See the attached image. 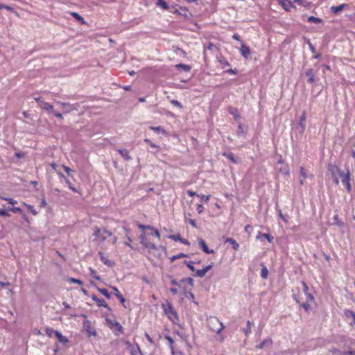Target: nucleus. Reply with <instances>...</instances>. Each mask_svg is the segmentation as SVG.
Masks as SVG:
<instances>
[{"label":"nucleus","instance_id":"f257e3e1","mask_svg":"<svg viewBox=\"0 0 355 355\" xmlns=\"http://www.w3.org/2000/svg\"><path fill=\"white\" fill-rule=\"evenodd\" d=\"M162 307L164 313L168 315V318L171 320H173V318L175 319H178V313L173 307L172 304L170 302L167 301L166 304H162Z\"/></svg>","mask_w":355,"mask_h":355},{"label":"nucleus","instance_id":"f03ea898","mask_svg":"<svg viewBox=\"0 0 355 355\" xmlns=\"http://www.w3.org/2000/svg\"><path fill=\"white\" fill-rule=\"evenodd\" d=\"M210 329L216 333L217 334H220L223 329H224V324L219 321L217 318H211L209 320V324Z\"/></svg>","mask_w":355,"mask_h":355},{"label":"nucleus","instance_id":"7ed1b4c3","mask_svg":"<svg viewBox=\"0 0 355 355\" xmlns=\"http://www.w3.org/2000/svg\"><path fill=\"white\" fill-rule=\"evenodd\" d=\"M350 171L349 168H346V171H343L340 173V178H341L342 183L345 185L346 190L347 192L350 193L352 191V186L350 184Z\"/></svg>","mask_w":355,"mask_h":355},{"label":"nucleus","instance_id":"20e7f679","mask_svg":"<svg viewBox=\"0 0 355 355\" xmlns=\"http://www.w3.org/2000/svg\"><path fill=\"white\" fill-rule=\"evenodd\" d=\"M139 240H140V243L146 248L155 250H158V247L155 244L147 241V237H146L145 232H143L142 234H141V235L139 236Z\"/></svg>","mask_w":355,"mask_h":355},{"label":"nucleus","instance_id":"39448f33","mask_svg":"<svg viewBox=\"0 0 355 355\" xmlns=\"http://www.w3.org/2000/svg\"><path fill=\"white\" fill-rule=\"evenodd\" d=\"M349 348V350L347 351H343L341 349H339L336 347H332L329 349V352L333 354H339V355H355V351L350 349V347L347 346Z\"/></svg>","mask_w":355,"mask_h":355},{"label":"nucleus","instance_id":"423d86ee","mask_svg":"<svg viewBox=\"0 0 355 355\" xmlns=\"http://www.w3.org/2000/svg\"><path fill=\"white\" fill-rule=\"evenodd\" d=\"M327 167L328 171L331 173V176H335L336 175V173H338V175H340V173L344 171L341 170L338 165L332 163H329Z\"/></svg>","mask_w":355,"mask_h":355},{"label":"nucleus","instance_id":"0eeeda50","mask_svg":"<svg viewBox=\"0 0 355 355\" xmlns=\"http://www.w3.org/2000/svg\"><path fill=\"white\" fill-rule=\"evenodd\" d=\"M304 73L308 78L307 83L309 84H313L318 80V78H316L313 69H307Z\"/></svg>","mask_w":355,"mask_h":355},{"label":"nucleus","instance_id":"6e6552de","mask_svg":"<svg viewBox=\"0 0 355 355\" xmlns=\"http://www.w3.org/2000/svg\"><path fill=\"white\" fill-rule=\"evenodd\" d=\"M199 247L202 249V250L205 252L206 254H214V250H210L205 240H203L202 238H198V239Z\"/></svg>","mask_w":355,"mask_h":355},{"label":"nucleus","instance_id":"1a4fd4ad","mask_svg":"<svg viewBox=\"0 0 355 355\" xmlns=\"http://www.w3.org/2000/svg\"><path fill=\"white\" fill-rule=\"evenodd\" d=\"M92 298L94 301H95L97 303L98 306L99 307H105L107 309L108 311H111L112 309L108 306V304L106 303V302L103 299H99L97 297V296L94 294L92 295Z\"/></svg>","mask_w":355,"mask_h":355},{"label":"nucleus","instance_id":"9d476101","mask_svg":"<svg viewBox=\"0 0 355 355\" xmlns=\"http://www.w3.org/2000/svg\"><path fill=\"white\" fill-rule=\"evenodd\" d=\"M167 238L175 241H180L182 243L185 245L190 244L189 242L187 239L182 238L180 234H178L176 235H168L167 236Z\"/></svg>","mask_w":355,"mask_h":355},{"label":"nucleus","instance_id":"9b49d317","mask_svg":"<svg viewBox=\"0 0 355 355\" xmlns=\"http://www.w3.org/2000/svg\"><path fill=\"white\" fill-rule=\"evenodd\" d=\"M98 254L99 255L101 261L107 266L112 267L115 265V263L111 260L107 259L103 254L102 252H98Z\"/></svg>","mask_w":355,"mask_h":355},{"label":"nucleus","instance_id":"f8f14e48","mask_svg":"<svg viewBox=\"0 0 355 355\" xmlns=\"http://www.w3.org/2000/svg\"><path fill=\"white\" fill-rule=\"evenodd\" d=\"M257 239H259L261 241H262V239L264 238L266 239L269 243H272L274 240V237L270 234H268V233H262L261 232H259L257 236Z\"/></svg>","mask_w":355,"mask_h":355},{"label":"nucleus","instance_id":"ddd939ff","mask_svg":"<svg viewBox=\"0 0 355 355\" xmlns=\"http://www.w3.org/2000/svg\"><path fill=\"white\" fill-rule=\"evenodd\" d=\"M241 54L245 58H248L251 53L250 49L245 44L242 43L240 49Z\"/></svg>","mask_w":355,"mask_h":355},{"label":"nucleus","instance_id":"4468645a","mask_svg":"<svg viewBox=\"0 0 355 355\" xmlns=\"http://www.w3.org/2000/svg\"><path fill=\"white\" fill-rule=\"evenodd\" d=\"M182 290L183 294L187 298L191 300L193 303L196 305H198V302L195 301L194 294L191 291H187L185 287H182Z\"/></svg>","mask_w":355,"mask_h":355},{"label":"nucleus","instance_id":"2eb2a0df","mask_svg":"<svg viewBox=\"0 0 355 355\" xmlns=\"http://www.w3.org/2000/svg\"><path fill=\"white\" fill-rule=\"evenodd\" d=\"M348 5L347 3H343L338 6H331L330 8L331 12L337 15L340 12H341L345 7H347Z\"/></svg>","mask_w":355,"mask_h":355},{"label":"nucleus","instance_id":"dca6fc26","mask_svg":"<svg viewBox=\"0 0 355 355\" xmlns=\"http://www.w3.org/2000/svg\"><path fill=\"white\" fill-rule=\"evenodd\" d=\"M306 113L305 111H304L300 117V121H299V125L301 128V130H300L301 132H304V131L305 130L306 126H305L304 121H306Z\"/></svg>","mask_w":355,"mask_h":355},{"label":"nucleus","instance_id":"f3484780","mask_svg":"<svg viewBox=\"0 0 355 355\" xmlns=\"http://www.w3.org/2000/svg\"><path fill=\"white\" fill-rule=\"evenodd\" d=\"M272 340L270 338L262 340L258 345L256 346L257 349H263L265 346H271Z\"/></svg>","mask_w":355,"mask_h":355},{"label":"nucleus","instance_id":"a211bd4d","mask_svg":"<svg viewBox=\"0 0 355 355\" xmlns=\"http://www.w3.org/2000/svg\"><path fill=\"white\" fill-rule=\"evenodd\" d=\"M229 113L234 116L235 120H238L241 118V115L239 113V110L236 107H229L227 109Z\"/></svg>","mask_w":355,"mask_h":355},{"label":"nucleus","instance_id":"6ab92c4d","mask_svg":"<svg viewBox=\"0 0 355 355\" xmlns=\"http://www.w3.org/2000/svg\"><path fill=\"white\" fill-rule=\"evenodd\" d=\"M117 152L124 158L125 160L128 161L132 158L129 155V152L126 148L117 149Z\"/></svg>","mask_w":355,"mask_h":355},{"label":"nucleus","instance_id":"aec40b11","mask_svg":"<svg viewBox=\"0 0 355 355\" xmlns=\"http://www.w3.org/2000/svg\"><path fill=\"white\" fill-rule=\"evenodd\" d=\"M280 4L284 10L289 11L291 8L294 7L292 2L290 0H280Z\"/></svg>","mask_w":355,"mask_h":355},{"label":"nucleus","instance_id":"412c9836","mask_svg":"<svg viewBox=\"0 0 355 355\" xmlns=\"http://www.w3.org/2000/svg\"><path fill=\"white\" fill-rule=\"evenodd\" d=\"M71 15L80 24H86V21L84 18L76 12H71Z\"/></svg>","mask_w":355,"mask_h":355},{"label":"nucleus","instance_id":"4be33fe9","mask_svg":"<svg viewBox=\"0 0 355 355\" xmlns=\"http://www.w3.org/2000/svg\"><path fill=\"white\" fill-rule=\"evenodd\" d=\"M55 337L57 338L59 342L64 345L69 343V339L67 337L62 336V334L58 331L55 333Z\"/></svg>","mask_w":355,"mask_h":355},{"label":"nucleus","instance_id":"5701e85b","mask_svg":"<svg viewBox=\"0 0 355 355\" xmlns=\"http://www.w3.org/2000/svg\"><path fill=\"white\" fill-rule=\"evenodd\" d=\"M40 106L42 109L49 111L50 112H54L53 105L47 102L41 101Z\"/></svg>","mask_w":355,"mask_h":355},{"label":"nucleus","instance_id":"b1692460","mask_svg":"<svg viewBox=\"0 0 355 355\" xmlns=\"http://www.w3.org/2000/svg\"><path fill=\"white\" fill-rule=\"evenodd\" d=\"M175 69L178 70L182 69L184 71H190L191 69V66L189 64H185L182 63L178 64L175 66Z\"/></svg>","mask_w":355,"mask_h":355},{"label":"nucleus","instance_id":"393cba45","mask_svg":"<svg viewBox=\"0 0 355 355\" xmlns=\"http://www.w3.org/2000/svg\"><path fill=\"white\" fill-rule=\"evenodd\" d=\"M180 15L183 16L185 19H189L192 17L191 13L188 11L186 7H180Z\"/></svg>","mask_w":355,"mask_h":355},{"label":"nucleus","instance_id":"a878e982","mask_svg":"<svg viewBox=\"0 0 355 355\" xmlns=\"http://www.w3.org/2000/svg\"><path fill=\"white\" fill-rule=\"evenodd\" d=\"M223 155L224 157H226L227 158H228L232 163L238 164V161L236 160V159L234 157V155L232 153H231V152H224L223 153Z\"/></svg>","mask_w":355,"mask_h":355},{"label":"nucleus","instance_id":"bb28decb","mask_svg":"<svg viewBox=\"0 0 355 355\" xmlns=\"http://www.w3.org/2000/svg\"><path fill=\"white\" fill-rule=\"evenodd\" d=\"M225 243H230L232 244V248L234 250H238L239 248V244L238 243V242L232 239V238H227L226 240H225Z\"/></svg>","mask_w":355,"mask_h":355},{"label":"nucleus","instance_id":"cd10ccee","mask_svg":"<svg viewBox=\"0 0 355 355\" xmlns=\"http://www.w3.org/2000/svg\"><path fill=\"white\" fill-rule=\"evenodd\" d=\"M190 255L188 254H185L184 252H180L178 254L174 255L170 258L171 262H173L175 260L180 259V258H187L189 257Z\"/></svg>","mask_w":355,"mask_h":355},{"label":"nucleus","instance_id":"c85d7f7f","mask_svg":"<svg viewBox=\"0 0 355 355\" xmlns=\"http://www.w3.org/2000/svg\"><path fill=\"white\" fill-rule=\"evenodd\" d=\"M156 4L157 6L162 8L164 10H170V7L165 0H157Z\"/></svg>","mask_w":355,"mask_h":355},{"label":"nucleus","instance_id":"c756f323","mask_svg":"<svg viewBox=\"0 0 355 355\" xmlns=\"http://www.w3.org/2000/svg\"><path fill=\"white\" fill-rule=\"evenodd\" d=\"M114 331L116 335H119V333H123V327L119 322H114Z\"/></svg>","mask_w":355,"mask_h":355},{"label":"nucleus","instance_id":"7c9ffc66","mask_svg":"<svg viewBox=\"0 0 355 355\" xmlns=\"http://www.w3.org/2000/svg\"><path fill=\"white\" fill-rule=\"evenodd\" d=\"M307 21L309 23H313V24H320L323 22L322 19L319 17H315L314 16H310L307 17Z\"/></svg>","mask_w":355,"mask_h":355},{"label":"nucleus","instance_id":"2f4dec72","mask_svg":"<svg viewBox=\"0 0 355 355\" xmlns=\"http://www.w3.org/2000/svg\"><path fill=\"white\" fill-rule=\"evenodd\" d=\"M252 322L250 321V320H248L247 321V323H246V328H243L242 329V331H243V333L245 334V335L246 336H248L250 335V334L251 333V327H252Z\"/></svg>","mask_w":355,"mask_h":355},{"label":"nucleus","instance_id":"473e14b6","mask_svg":"<svg viewBox=\"0 0 355 355\" xmlns=\"http://www.w3.org/2000/svg\"><path fill=\"white\" fill-rule=\"evenodd\" d=\"M261 266L262 268L261 269V277L266 279L268 277V270L263 264H261Z\"/></svg>","mask_w":355,"mask_h":355},{"label":"nucleus","instance_id":"72a5a7b5","mask_svg":"<svg viewBox=\"0 0 355 355\" xmlns=\"http://www.w3.org/2000/svg\"><path fill=\"white\" fill-rule=\"evenodd\" d=\"M97 290L102 295H103L106 298L110 299L111 297V293H109L106 288L97 287Z\"/></svg>","mask_w":355,"mask_h":355},{"label":"nucleus","instance_id":"f704fd0d","mask_svg":"<svg viewBox=\"0 0 355 355\" xmlns=\"http://www.w3.org/2000/svg\"><path fill=\"white\" fill-rule=\"evenodd\" d=\"M149 128L157 133L162 132L164 135H166V131L161 126H150Z\"/></svg>","mask_w":355,"mask_h":355},{"label":"nucleus","instance_id":"c9c22d12","mask_svg":"<svg viewBox=\"0 0 355 355\" xmlns=\"http://www.w3.org/2000/svg\"><path fill=\"white\" fill-rule=\"evenodd\" d=\"M165 338L168 340L169 346H170V349L171 350V353L173 354H174L173 339L168 335H166Z\"/></svg>","mask_w":355,"mask_h":355},{"label":"nucleus","instance_id":"e433bc0d","mask_svg":"<svg viewBox=\"0 0 355 355\" xmlns=\"http://www.w3.org/2000/svg\"><path fill=\"white\" fill-rule=\"evenodd\" d=\"M180 283H187L191 287L194 286V281L192 277L183 278L180 280Z\"/></svg>","mask_w":355,"mask_h":355},{"label":"nucleus","instance_id":"4c0bfd02","mask_svg":"<svg viewBox=\"0 0 355 355\" xmlns=\"http://www.w3.org/2000/svg\"><path fill=\"white\" fill-rule=\"evenodd\" d=\"M333 220H334V224L338 225V227L344 226V223L339 220L338 215H337V214L334 215L333 217Z\"/></svg>","mask_w":355,"mask_h":355},{"label":"nucleus","instance_id":"58836bf2","mask_svg":"<svg viewBox=\"0 0 355 355\" xmlns=\"http://www.w3.org/2000/svg\"><path fill=\"white\" fill-rule=\"evenodd\" d=\"M295 3H297L298 5L308 8L311 5L310 2H308L306 0H294Z\"/></svg>","mask_w":355,"mask_h":355},{"label":"nucleus","instance_id":"ea45409f","mask_svg":"<svg viewBox=\"0 0 355 355\" xmlns=\"http://www.w3.org/2000/svg\"><path fill=\"white\" fill-rule=\"evenodd\" d=\"M303 39L305 40L306 43L309 45V49L312 53H315L316 49L313 44L311 42V40L309 38L303 37Z\"/></svg>","mask_w":355,"mask_h":355},{"label":"nucleus","instance_id":"a19ab883","mask_svg":"<svg viewBox=\"0 0 355 355\" xmlns=\"http://www.w3.org/2000/svg\"><path fill=\"white\" fill-rule=\"evenodd\" d=\"M184 264L186 265L191 271L194 272L196 270L195 267L193 266V261H184Z\"/></svg>","mask_w":355,"mask_h":355},{"label":"nucleus","instance_id":"79ce46f5","mask_svg":"<svg viewBox=\"0 0 355 355\" xmlns=\"http://www.w3.org/2000/svg\"><path fill=\"white\" fill-rule=\"evenodd\" d=\"M57 330H54L53 328L46 327V334L49 337L55 336V333L57 332Z\"/></svg>","mask_w":355,"mask_h":355},{"label":"nucleus","instance_id":"37998d69","mask_svg":"<svg viewBox=\"0 0 355 355\" xmlns=\"http://www.w3.org/2000/svg\"><path fill=\"white\" fill-rule=\"evenodd\" d=\"M137 225L138 228L141 230H150V229H153V226H150V225H143V224H141L139 223H137Z\"/></svg>","mask_w":355,"mask_h":355},{"label":"nucleus","instance_id":"c03bdc74","mask_svg":"<svg viewBox=\"0 0 355 355\" xmlns=\"http://www.w3.org/2000/svg\"><path fill=\"white\" fill-rule=\"evenodd\" d=\"M83 327L87 330V331L92 334V333L89 331L91 328V322L89 320H86L83 322Z\"/></svg>","mask_w":355,"mask_h":355},{"label":"nucleus","instance_id":"a18cd8bd","mask_svg":"<svg viewBox=\"0 0 355 355\" xmlns=\"http://www.w3.org/2000/svg\"><path fill=\"white\" fill-rule=\"evenodd\" d=\"M24 205L27 207L28 211L31 213H32L34 216H36L37 214V211L35 209L33 206H32L31 205H28L26 203H24Z\"/></svg>","mask_w":355,"mask_h":355},{"label":"nucleus","instance_id":"49530a36","mask_svg":"<svg viewBox=\"0 0 355 355\" xmlns=\"http://www.w3.org/2000/svg\"><path fill=\"white\" fill-rule=\"evenodd\" d=\"M207 272L203 270H198L196 271V273L193 275L195 277H203Z\"/></svg>","mask_w":355,"mask_h":355},{"label":"nucleus","instance_id":"de8ad7c7","mask_svg":"<svg viewBox=\"0 0 355 355\" xmlns=\"http://www.w3.org/2000/svg\"><path fill=\"white\" fill-rule=\"evenodd\" d=\"M8 211H10L13 213H17V214H22L23 213V210L19 208V207H11V208H8Z\"/></svg>","mask_w":355,"mask_h":355},{"label":"nucleus","instance_id":"09e8293b","mask_svg":"<svg viewBox=\"0 0 355 355\" xmlns=\"http://www.w3.org/2000/svg\"><path fill=\"white\" fill-rule=\"evenodd\" d=\"M150 230L152 231V232H151L152 235H154L158 239H160L161 235H160V233H159V230L157 229H156L154 227H153V229H150Z\"/></svg>","mask_w":355,"mask_h":355},{"label":"nucleus","instance_id":"8fccbe9b","mask_svg":"<svg viewBox=\"0 0 355 355\" xmlns=\"http://www.w3.org/2000/svg\"><path fill=\"white\" fill-rule=\"evenodd\" d=\"M68 282H69L70 283L78 284L79 285H83V282L82 280H80L79 279H76V278H73V277L69 278Z\"/></svg>","mask_w":355,"mask_h":355},{"label":"nucleus","instance_id":"3c124183","mask_svg":"<svg viewBox=\"0 0 355 355\" xmlns=\"http://www.w3.org/2000/svg\"><path fill=\"white\" fill-rule=\"evenodd\" d=\"M355 312L352 311V310H349V309H345L344 311V314L347 317V318H352L353 315H354Z\"/></svg>","mask_w":355,"mask_h":355},{"label":"nucleus","instance_id":"603ef678","mask_svg":"<svg viewBox=\"0 0 355 355\" xmlns=\"http://www.w3.org/2000/svg\"><path fill=\"white\" fill-rule=\"evenodd\" d=\"M116 297L119 299L123 306L126 308V306L125 304V299L124 298V297L121 294H117Z\"/></svg>","mask_w":355,"mask_h":355},{"label":"nucleus","instance_id":"864d4df0","mask_svg":"<svg viewBox=\"0 0 355 355\" xmlns=\"http://www.w3.org/2000/svg\"><path fill=\"white\" fill-rule=\"evenodd\" d=\"M65 182H66V184L68 185L69 188L71 191H73V192L79 193V191H78L75 187H73L72 186V184H71V182H70V180H69L66 179V180H65Z\"/></svg>","mask_w":355,"mask_h":355},{"label":"nucleus","instance_id":"5fc2aeb1","mask_svg":"<svg viewBox=\"0 0 355 355\" xmlns=\"http://www.w3.org/2000/svg\"><path fill=\"white\" fill-rule=\"evenodd\" d=\"M105 321L111 329H112L114 327V322H116V320H112V319L108 318L107 317L105 318Z\"/></svg>","mask_w":355,"mask_h":355},{"label":"nucleus","instance_id":"6e6d98bb","mask_svg":"<svg viewBox=\"0 0 355 355\" xmlns=\"http://www.w3.org/2000/svg\"><path fill=\"white\" fill-rule=\"evenodd\" d=\"M89 271H90V275H91L94 278H95L96 279H98V280H100V279H101L100 276L96 275V271H95L93 268H89Z\"/></svg>","mask_w":355,"mask_h":355},{"label":"nucleus","instance_id":"4d7b16f0","mask_svg":"<svg viewBox=\"0 0 355 355\" xmlns=\"http://www.w3.org/2000/svg\"><path fill=\"white\" fill-rule=\"evenodd\" d=\"M300 306L302 307L306 311H309L311 309L310 304L308 303V302L302 303Z\"/></svg>","mask_w":355,"mask_h":355},{"label":"nucleus","instance_id":"13d9d810","mask_svg":"<svg viewBox=\"0 0 355 355\" xmlns=\"http://www.w3.org/2000/svg\"><path fill=\"white\" fill-rule=\"evenodd\" d=\"M210 196H211L210 195H207V196H205L203 194L198 195V197H199L202 201H205V202L209 200Z\"/></svg>","mask_w":355,"mask_h":355},{"label":"nucleus","instance_id":"bf43d9fd","mask_svg":"<svg viewBox=\"0 0 355 355\" xmlns=\"http://www.w3.org/2000/svg\"><path fill=\"white\" fill-rule=\"evenodd\" d=\"M219 62L222 64H223L224 66H223V68H225V66H230V64L229 63V62H227L225 58H220L218 60Z\"/></svg>","mask_w":355,"mask_h":355},{"label":"nucleus","instance_id":"052dcab7","mask_svg":"<svg viewBox=\"0 0 355 355\" xmlns=\"http://www.w3.org/2000/svg\"><path fill=\"white\" fill-rule=\"evenodd\" d=\"M144 141L145 143L149 144L150 147L159 148V146H157L156 144H155L153 142H152L150 139H145Z\"/></svg>","mask_w":355,"mask_h":355},{"label":"nucleus","instance_id":"680f3d73","mask_svg":"<svg viewBox=\"0 0 355 355\" xmlns=\"http://www.w3.org/2000/svg\"><path fill=\"white\" fill-rule=\"evenodd\" d=\"M8 211H9L8 210V209H0V216L9 217L10 215L8 213Z\"/></svg>","mask_w":355,"mask_h":355},{"label":"nucleus","instance_id":"e2e57ef3","mask_svg":"<svg viewBox=\"0 0 355 355\" xmlns=\"http://www.w3.org/2000/svg\"><path fill=\"white\" fill-rule=\"evenodd\" d=\"M302 290H303V292L304 293L305 295H306V293H309L308 292V290H309V287L307 286V284H306L305 282L302 281Z\"/></svg>","mask_w":355,"mask_h":355},{"label":"nucleus","instance_id":"0e129e2a","mask_svg":"<svg viewBox=\"0 0 355 355\" xmlns=\"http://www.w3.org/2000/svg\"><path fill=\"white\" fill-rule=\"evenodd\" d=\"M171 103L178 107L182 108V105L178 100L173 99L171 101Z\"/></svg>","mask_w":355,"mask_h":355},{"label":"nucleus","instance_id":"69168bd1","mask_svg":"<svg viewBox=\"0 0 355 355\" xmlns=\"http://www.w3.org/2000/svg\"><path fill=\"white\" fill-rule=\"evenodd\" d=\"M225 73H230V74H237L238 73V70L236 68L235 69H226L225 70Z\"/></svg>","mask_w":355,"mask_h":355},{"label":"nucleus","instance_id":"338daca9","mask_svg":"<svg viewBox=\"0 0 355 355\" xmlns=\"http://www.w3.org/2000/svg\"><path fill=\"white\" fill-rule=\"evenodd\" d=\"M171 284H172V285L178 286L179 288H182V287H183V286H182V283H180V282H178L176 279H171Z\"/></svg>","mask_w":355,"mask_h":355},{"label":"nucleus","instance_id":"774afa93","mask_svg":"<svg viewBox=\"0 0 355 355\" xmlns=\"http://www.w3.org/2000/svg\"><path fill=\"white\" fill-rule=\"evenodd\" d=\"M62 167L63 168V169L65 171V172L67 173V175L69 176H71V172L73 171L72 169H71L69 167L67 166H64V165H62Z\"/></svg>","mask_w":355,"mask_h":355}]
</instances>
